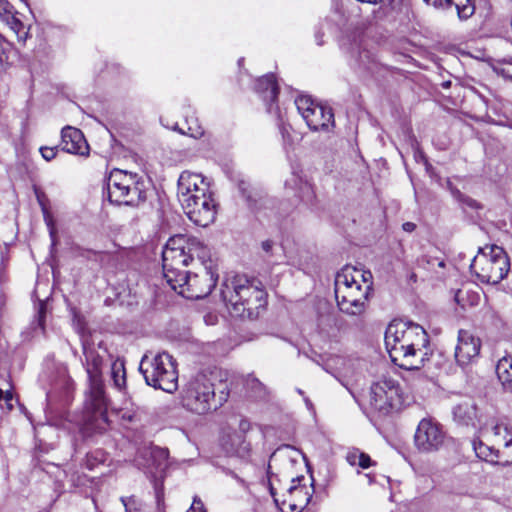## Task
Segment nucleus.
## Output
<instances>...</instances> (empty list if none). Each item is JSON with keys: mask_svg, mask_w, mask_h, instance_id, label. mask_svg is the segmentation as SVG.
Returning <instances> with one entry per match:
<instances>
[{"mask_svg": "<svg viewBox=\"0 0 512 512\" xmlns=\"http://www.w3.org/2000/svg\"><path fill=\"white\" fill-rule=\"evenodd\" d=\"M83 354L89 389L84 401L82 432L85 436H91L102 433L108 426L107 401L102 381L103 356L88 343H83Z\"/></svg>", "mask_w": 512, "mask_h": 512, "instance_id": "f257e3e1", "label": "nucleus"}, {"mask_svg": "<svg viewBox=\"0 0 512 512\" xmlns=\"http://www.w3.org/2000/svg\"><path fill=\"white\" fill-rule=\"evenodd\" d=\"M429 338L417 324L392 321L385 331V346L396 365L407 370L424 366Z\"/></svg>", "mask_w": 512, "mask_h": 512, "instance_id": "f03ea898", "label": "nucleus"}, {"mask_svg": "<svg viewBox=\"0 0 512 512\" xmlns=\"http://www.w3.org/2000/svg\"><path fill=\"white\" fill-rule=\"evenodd\" d=\"M177 196L184 212L196 225L207 227L214 222L217 205L202 175L182 172L178 179Z\"/></svg>", "mask_w": 512, "mask_h": 512, "instance_id": "7ed1b4c3", "label": "nucleus"}, {"mask_svg": "<svg viewBox=\"0 0 512 512\" xmlns=\"http://www.w3.org/2000/svg\"><path fill=\"white\" fill-rule=\"evenodd\" d=\"M221 295L232 317L253 319L266 304V293L260 282L235 275L222 284Z\"/></svg>", "mask_w": 512, "mask_h": 512, "instance_id": "20e7f679", "label": "nucleus"}, {"mask_svg": "<svg viewBox=\"0 0 512 512\" xmlns=\"http://www.w3.org/2000/svg\"><path fill=\"white\" fill-rule=\"evenodd\" d=\"M195 258L199 267L214 265L209 247L197 237L181 234L171 237L162 252L164 277L175 280L176 266L186 267Z\"/></svg>", "mask_w": 512, "mask_h": 512, "instance_id": "39448f33", "label": "nucleus"}, {"mask_svg": "<svg viewBox=\"0 0 512 512\" xmlns=\"http://www.w3.org/2000/svg\"><path fill=\"white\" fill-rule=\"evenodd\" d=\"M479 431L490 445L473 441L476 455L485 461L503 466L512 464V430L506 424L490 419L481 425Z\"/></svg>", "mask_w": 512, "mask_h": 512, "instance_id": "423d86ee", "label": "nucleus"}, {"mask_svg": "<svg viewBox=\"0 0 512 512\" xmlns=\"http://www.w3.org/2000/svg\"><path fill=\"white\" fill-rule=\"evenodd\" d=\"M369 296V286L362 287L356 279L355 267L346 266L336 274L335 297L341 312L359 316L364 313Z\"/></svg>", "mask_w": 512, "mask_h": 512, "instance_id": "0eeeda50", "label": "nucleus"}, {"mask_svg": "<svg viewBox=\"0 0 512 512\" xmlns=\"http://www.w3.org/2000/svg\"><path fill=\"white\" fill-rule=\"evenodd\" d=\"M176 266L175 280L165 277L171 288L187 299H200L208 296L218 280L215 265L198 267L195 272L182 270Z\"/></svg>", "mask_w": 512, "mask_h": 512, "instance_id": "6e6552de", "label": "nucleus"}, {"mask_svg": "<svg viewBox=\"0 0 512 512\" xmlns=\"http://www.w3.org/2000/svg\"><path fill=\"white\" fill-rule=\"evenodd\" d=\"M140 372L147 385L172 393L178 388V372L173 357L166 353L145 354L140 362Z\"/></svg>", "mask_w": 512, "mask_h": 512, "instance_id": "1a4fd4ad", "label": "nucleus"}, {"mask_svg": "<svg viewBox=\"0 0 512 512\" xmlns=\"http://www.w3.org/2000/svg\"><path fill=\"white\" fill-rule=\"evenodd\" d=\"M509 268L506 252L496 245L480 249L470 264V270L481 282L493 285L506 277Z\"/></svg>", "mask_w": 512, "mask_h": 512, "instance_id": "9d476101", "label": "nucleus"}, {"mask_svg": "<svg viewBox=\"0 0 512 512\" xmlns=\"http://www.w3.org/2000/svg\"><path fill=\"white\" fill-rule=\"evenodd\" d=\"M107 191L110 202L117 205L138 206L146 199L144 182L121 170L111 172Z\"/></svg>", "mask_w": 512, "mask_h": 512, "instance_id": "9b49d317", "label": "nucleus"}, {"mask_svg": "<svg viewBox=\"0 0 512 512\" xmlns=\"http://www.w3.org/2000/svg\"><path fill=\"white\" fill-rule=\"evenodd\" d=\"M181 400L187 410L199 415L218 407L214 385L205 374H197L187 382L182 390Z\"/></svg>", "mask_w": 512, "mask_h": 512, "instance_id": "f8f14e48", "label": "nucleus"}, {"mask_svg": "<svg viewBox=\"0 0 512 512\" xmlns=\"http://www.w3.org/2000/svg\"><path fill=\"white\" fill-rule=\"evenodd\" d=\"M295 106L310 130L329 132L334 127L332 109L315 103L310 96H298L295 99Z\"/></svg>", "mask_w": 512, "mask_h": 512, "instance_id": "ddd939ff", "label": "nucleus"}, {"mask_svg": "<svg viewBox=\"0 0 512 512\" xmlns=\"http://www.w3.org/2000/svg\"><path fill=\"white\" fill-rule=\"evenodd\" d=\"M445 433L441 425L430 419H422L415 432L414 441L418 450L422 452L437 451L444 443Z\"/></svg>", "mask_w": 512, "mask_h": 512, "instance_id": "4468645a", "label": "nucleus"}, {"mask_svg": "<svg viewBox=\"0 0 512 512\" xmlns=\"http://www.w3.org/2000/svg\"><path fill=\"white\" fill-rule=\"evenodd\" d=\"M399 398V385L393 379H382L370 388V405L379 412L387 413Z\"/></svg>", "mask_w": 512, "mask_h": 512, "instance_id": "2eb2a0df", "label": "nucleus"}, {"mask_svg": "<svg viewBox=\"0 0 512 512\" xmlns=\"http://www.w3.org/2000/svg\"><path fill=\"white\" fill-rule=\"evenodd\" d=\"M481 341L467 330H460L455 347V360L460 367L472 364L479 356Z\"/></svg>", "mask_w": 512, "mask_h": 512, "instance_id": "dca6fc26", "label": "nucleus"}, {"mask_svg": "<svg viewBox=\"0 0 512 512\" xmlns=\"http://www.w3.org/2000/svg\"><path fill=\"white\" fill-rule=\"evenodd\" d=\"M254 89L266 103L267 111L269 113L278 114V106L274 105L279 92V83L276 75L269 73L257 78L254 83Z\"/></svg>", "mask_w": 512, "mask_h": 512, "instance_id": "f3484780", "label": "nucleus"}, {"mask_svg": "<svg viewBox=\"0 0 512 512\" xmlns=\"http://www.w3.org/2000/svg\"><path fill=\"white\" fill-rule=\"evenodd\" d=\"M60 149L66 153L87 157L89 145L78 128L66 126L61 131Z\"/></svg>", "mask_w": 512, "mask_h": 512, "instance_id": "a211bd4d", "label": "nucleus"}, {"mask_svg": "<svg viewBox=\"0 0 512 512\" xmlns=\"http://www.w3.org/2000/svg\"><path fill=\"white\" fill-rule=\"evenodd\" d=\"M223 451L229 456L246 457L250 451V444L242 433L236 430H224L220 438Z\"/></svg>", "mask_w": 512, "mask_h": 512, "instance_id": "6ab92c4d", "label": "nucleus"}, {"mask_svg": "<svg viewBox=\"0 0 512 512\" xmlns=\"http://www.w3.org/2000/svg\"><path fill=\"white\" fill-rule=\"evenodd\" d=\"M454 420L464 426H472L481 429V425L485 424L482 415H478L476 405L471 401H464L453 409ZM489 419H487L488 421Z\"/></svg>", "mask_w": 512, "mask_h": 512, "instance_id": "aec40b11", "label": "nucleus"}, {"mask_svg": "<svg viewBox=\"0 0 512 512\" xmlns=\"http://www.w3.org/2000/svg\"><path fill=\"white\" fill-rule=\"evenodd\" d=\"M286 187H289L297 192L298 197L307 204H312L315 199V192L313 186L306 180L303 179L299 174L294 173L290 179L285 183Z\"/></svg>", "mask_w": 512, "mask_h": 512, "instance_id": "412c9836", "label": "nucleus"}, {"mask_svg": "<svg viewBox=\"0 0 512 512\" xmlns=\"http://www.w3.org/2000/svg\"><path fill=\"white\" fill-rule=\"evenodd\" d=\"M496 374L503 389L512 393V352L498 360Z\"/></svg>", "mask_w": 512, "mask_h": 512, "instance_id": "4be33fe9", "label": "nucleus"}, {"mask_svg": "<svg viewBox=\"0 0 512 512\" xmlns=\"http://www.w3.org/2000/svg\"><path fill=\"white\" fill-rule=\"evenodd\" d=\"M111 378L117 389H122L126 385V370L124 361L117 359L111 365Z\"/></svg>", "mask_w": 512, "mask_h": 512, "instance_id": "5701e85b", "label": "nucleus"}, {"mask_svg": "<svg viewBox=\"0 0 512 512\" xmlns=\"http://www.w3.org/2000/svg\"><path fill=\"white\" fill-rule=\"evenodd\" d=\"M186 125H187V130L180 128L177 124L173 127V129L177 130L181 134L188 135L194 139H199L204 135V129L199 124L197 118H193V117L187 118Z\"/></svg>", "mask_w": 512, "mask_h": 512, "instance_id": "b1692460", "label": "nucleus"}, {"mask_svg": "<svg viewBox=\"0 0 512 512\" xmlns=\"http://www.w3.org/2000/svg\"><path fill=\"white\" fill-rule=\"evenodd\" d=\"M2 21L9 26V28L17 35L19 40L25 41L27 32L25 31V26L22 21L16 16V12Z\"/></svg>", "mask_w": 512, "mask_h": 512, "instance_id": "393cba45", "label": "nucleus"}, {"mask_svg": "<svg viewBox=\"0 0 512 512\" xmlns=\"http://www.w3.org/2000/svg\"><path fill=\"white\" fill-rule=\"evenodd\" d=\"M247 390L256 398H263L266 394V387L256 377L249 375L245 380Z\"/></svg>", "mask_w": 512, "mask_h": 512, "instance_id": "a878e982", "label": "nucleus"}, {"mask_svg": "<svg viewBox=\"0 0 512 512\" xmlns=\"http://www.w3.org/2000/svg\"><path fill=\"white\" fill-rule=\"evenodd\" d=\"M435 264L441 268L445 266V262L443 260H439L428 255H423L416 261V266L425 270H431Z\"/></svg>", "mask_w": 512, "mask_h": 512, "instance_id": "bb28decb", "label": "nucleus"}, {"mask_svg": "<svg viewBox=\"0 0 512 512\" xmlns=\"http://www.w3.org/2000/svg\"><path fill=\"white\" fill-rule=\"evenodd\" d=\"M121 503L125 508V512H141L142 511V502L135 496L121 497Z\"/></svg>", "mask_w": 512, "mask_h": 512, "instance_id": "cd10ccee", "label": "nucleus"}, {"mask_svg": "<svg viewBox=\"0 0 512 512\" xmlns=\"http://www.w3.org/2000/svg\"><path fill=\"white\" fill-rule=\"evenodd\" d=\"M238 188L242 196L246 199L248 205L253 208L254 204L256 203V193H253V191L250 189V184L244 180H240L238 183Z\"/></svg>", "mask_w": 512, "mask_h": 512, "instance_id": "c85d7f7f", "label": "nucleus"}, {"mask_svg": "<svg viewBox=\"0 0 512 512\" xmlns=\"http://www.w3.org/2000/svg\"><path fill=\"white\" fill-rule=\"evenodd\" d=\"M457 13L460 19H468L474 14L475 8L471 0H467L465 5H456Z\"/></svg>", "mask_w": 512, "mask_h": 512, "instance_id": "c756f323", "label": "nucleus"}, {"mask_svg": "<svg viewBox=\"0 0 512 512\" xmlns=\"http://www.w3.org/2000/svg\"><path fill=\"white\" fill-rule=\"evenodd\" d=\"M167 451L164 449H156L151 452V457L156 460L157 458H161L163 461L159 462L156 467V472L164 471V469L167 467V464L165 462L167 458Z\"/></svg>", "mask_w": 512, "mask_h": 512, "instance_id": "7c9ffc66", "label": "nucleus"}, {"mask_svg": "<svg viewBox=\"0 0 512 512\" xmlns=\"http://www.w3.org/2000/svg\"><path fill=\"white\" fill-rule=\"evenodd\" d=\"M105 461V456L102 452H96L95 455L94 454H88L87 455V467L89 469H93L94 466L98 463H102Z\"/></svg>", "mask_w": 512, "mask_h": 512, "instance_id": "2f4dec72", "label": "nucleus"}, {"mask_svg": "<svg viewBox=\"0 0 512 512\" xmlns=\"http://www.w3.org/2000/svg\"><path fill=\"white\" fill-rule=\"evenodd\" d=\"M16 12L12 4L7 0H0V18L3 20Z\"/></svg>", "mask_w": 512, "mask_h": 512, "instance_id": "473e14b6", "label": "nucleus"}, {"mask_svg": "<svg viewBox=\"0 0 512 512\" xmlns=\"http://www.w3.org/2000/svg\"><path fill=\"white\" fill-rule=\"evenodd\" d=\"M355 275H356V279L358 280V278H361L362 279V282H363V285L362 287H366L367 285L369 286V291L371 290V279H372V274L370 271H361V270H358L357 268H355Z\"/></svg>", "mask_w": 512, "mask_h": 512, "instance_id": "72a5a7b5", "label": "nucleus"}, {"mask_svg": "<svg viewBox=\"0 0 512 512\" xmlns=\"http://www.w3.org/2000/svg\"><path fill=\"white\" fill-rule=\"evenodd\" d=\"M58 149H59V146H54V147H46L45 146V147L40 148V153L46 161H51L56 157Z\"/></svg>", "mask_w": 512, "mask_h": 512, "instance_id": "f704fd0d", "label": "nucleus"}, {"mask_svg": "<svg viewBox=\"0 0 512 512\" xmlns=\"http://www.w3.org/2000/svg\"><path fill=\"white\" fill-rule=\"evenodd\" d=\"M3 401H4L6 409L8 411H12L14 408V403H18V400L15 399V397H14L12 388L5 390V395H4Z\"/></svg>", "mask_w": 512, "mask_h": 512, "instance_id": "c9c22d12", "label": "nucleus"}, {"mask_svg": "<svg viewBox=\"0 0 512 512\" xmlns=\"http://www.w3.org/2000/svg\"><path fill=\"white\" fill-rule=\"evenodd\" d=\"M45 314H46V304L41 301L38 305V312H37V323H38V326L41 328V330H44Z\"/></svg>", "mask_w": 512, "mask_h": 512, "instance_id": "e433bc0d", "label": "nucleus"}, {"mask_svg": "<svg viewBox=\"0 0 512 512\" xmlns=\"http://www.w3.org/2000/svg\"><path fill=\"white\" fill-rule=\"evenodd\" d=\"M373 465V461L371 460L370 456L364 452L360 451L359 459H358V466L366 469Z\"/></svg>", "mask_w": 512, "mask_h": 512, "instance_id": "4c0bfd02", "label": "nucleus"}, {"mask_svg": "<svg viewBox=\"0 0 512 512\" xmlns=\"http://www.w3.org/2000/svg\"><path fill=\"white\" fill-rule=\"evenodd\" d=\"M275 244L271 240H265L261 243V248L263 252H265L267 257L273 256L275 254Z\"/></svg>", "mask_w": 512, "mask_h": 512, "instance_id": "58836bf2", "label": "nucleus"}, {"mask_svg": "<svg viewBox=\"0 0 512 512\" xmlns=\"http://www.w3.org/2000/svg\"><path fill=\"white\" fill-rule=\"evenodd\" d=\"M360 451L358 449L351 450L346 455L347 462L352 466H358Z\"/></svg>", "mask_w": 512, "mask_h": 512, "instance_id": "ea45409f", "label": "nucleus"}, {"mask_svg": "<svg viewBox=\"0 0 512 512\" xmlns=\"http://www.w3.org/2000/svg\"><path fill=\"white\" fill-rule=\"evenodd\" d=\"M187 512H206V510L201 499L195 496L193 503Z\"/></svg>", "mask_w": 512, "mask_h": 512, "instance_id": "a19ab883", "label": "nucleus"}, {"mask_svg": "<svg viewBox=\"0 0 512 512\" xmlns=\"http://www.w3.org/2000/svg\"><path fill=\"white\" fill-rule=\"evenodd\" d=\"M461 202L463 203V205L465 207H468V208H471V209H479V208H481L480 204L476 200H474V199H472L470 197L462 196L461 197Z\"/></svg>", "mask_w": 512, "mask_h": 512, "instance_id": "79ce46f5", "label": "nucleus"}, {"mask_svg": "<svg viewBox=\"0 0 512 512\" xmlns=\"http://www.w3.org/2000/svg\"><path fill=\"white\" fill-rule=\"evenodd\" d=\"M428 4L433 5L434 7H450L453 3L452 0H425Z\"/></svg>", "mask_w": 512, "mask_h": 512, "instance_id": "37998d69", "label": "nucleus"}, {"mask_svg": "<svg viewBox=\"0 0 512 512\" xmlns=\"http://www.w3.org/2000/svg\"><path fill=\"white\" fill-rule=\"evenodd\" d=\"M496 74L501 75L505 79H509L512 82V74L507 72L503 66H492Z\"/></svg>", "mask_w": 512, "mask_h": 512, "instance_id": "c03bdc74", "label": "nucleus"}, {"mask_svg": "<svg viewBox=\"0 0 512 512\" xmlns=\"http://www.w3.org/2000/svg\"><path fill=\"white\" fill-rule=\"evenodd\" d=\"M250 429V422L246 419H240L238 424V433H242L245 436V433Z\"/></svg>", "mask_w": 512, "mask_h": 512, "instance_id": "a18cd8bd", "label": "nucleus"}, {"mask_svg": "<svg viewBox=\"0 0 512 512\" xmlns=\"http://www.w3.org/2000/svg\"><path fill=\"white\" fill-rule=\"evenodd\" d=\"M402 228L406 232H413L416 229V225L413 222H405L403 223Z\"/></svg>", "mask_w": 512, "mask_h": 512, "instance_id": "49530a36", "label": "nucleus"}, {"mask_svg": "<svg viewBox=\"0 0 512 512\" xmlns=\"http://www.w3.org/2000/svg\"><path fill=\"white\" fill-rule=\"evenodd\" d=\"M288 491H289L290 493H299V494H300V493H303V492H304V488L298 487V486H296V485H292V486L288 489Z\"/></svg>", "mask_w": 512, "mask_h": 512, "instance_id": "de8ad7c7", "label": "nucleus"}, {"mask_svg": "<svg viewBox=\"0 0 512 512\" xmlns=\"http://www.w3.org/2000/svg\"><path fill=\"white\" fill-rule=\"evenodd\" d=\"M304 402H305V404H306V406H307V408H308L309 410H312V409H313V404H312V402L310 401V399H309V398L304 397Z\"/></svg>", "mask_w": 512, "mask_h": 512, "instance_id": "09e8293b", "label": "nucleus"}, {"mask_svg": "<svg viewBox=\"0 0 512 512\" xmlns=\"http://www.w3.org/2000/svg\"><path fill=\"white\" fill-rule=\"evenodd\" d=\"M450 84H451V82H450V81H445V82H443V83H442V86H443L444 88H448V87L450 86Z\"/></svg>", "mask_w": 512, "mask_h": 512, "instance_id": "8fccbe9b", "label": "nucleus"}, {"mask_svg": "<svg viewBox=\"0 0 512 512\" xmlns=\"http://www.w3.org/2000/svg\"><path fill=\"white\" fill-rule=\"evenodd\" d=\"M4 395H5V391L0 389V402L3 401Z\"/></svg>", "mask_w": 512, "mask_h": 512, "instance_id": "3c124183", "label": "nucleus"}, {"mask_svg": "<svg viewBox=\"0 0 512 512\" xmlns=\"http://www.w3.org/2000/svg\"><path fill=\"white\" fill-rule=\"evenodd\" d=\"M316 39H317V43H318V45H321V44H322V42H321V40H320V36H319V34H318V33L316 34Z\"/></svg>", "mask_w": 512, "mask_h": 512, "instance_id": "603ef678", "label": "nucleus"}, {"mask_svg": "<svg viewBox=\"0 0 512 512\" xmlns=\"http://www.w3.org/2000/svg\"><path fill=\"white\" fill-rule=\"evenodd\" d=\"M410 279L413 280V281H416V274L415 273H412L410 275Z\"/></svg>", "mask_w": 512, "mask_h": 512, "instance_id": "864d4df0", "label": "nucleus"}, {"mask_svg": "<svg viewBox=\"0 0 512 512\" xmlns=\"http://www.w3.org/2000/svg\"><path fill=\"white\" fill-rule=\"evenodd\" d=\"M297 392L300 394V395H304V392L301 390V389H297Z\"/></svg>", "mask_w": 512, "mask_h": 512, "instance_id": "5fc2aeb1", "label": "nucleus"}, {"mask_svg": "<svg viewBox=\"0 0 512 512\" xmlns=\"http://www.w3.org/2000/svg\"><path fill=\"white\" fill-rule=\"evenodd\" d=\"M310 497H311V496H308V497L306 498V502H307V503L309 502Z\"/></svg>", "mask_w": 512, "mask_h": 512, "instance_id": "6e6d98bb", "label": "nucleus"}]
</instances>
